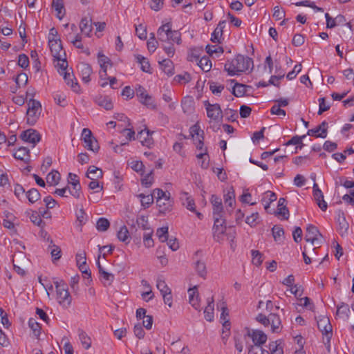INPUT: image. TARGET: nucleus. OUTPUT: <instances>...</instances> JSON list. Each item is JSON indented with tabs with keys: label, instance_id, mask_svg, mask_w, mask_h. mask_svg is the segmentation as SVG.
<instances>
[{
	"label": "nucleus",
	"instance_id": "48",
	"mask_svg": "<svg viewBox=\"0 0 354 354\" xmlns=\"http://www.w3.org/2000/svg\"><path fill=\"white\" fill-rule=\"evenodd\" d=\"M221 310L222 313L221 314V320L223 322V327L227 328V326H230V324L229 320L226 319V317L228 316V310L225 302L223 303Z\"/></svg>",
	"mask_w": 354,
	"mask_h": 354
},
{
	"label": "nucleus",
	"instance_id": "18",
	"mask_svg": "<svg viewBox=\"0 0 354 354\" xmlns=\"http://www.w3.org/2000/svg\"><path fill=\"white\" fill-rule=\"evenodd\" d=\"M226 26V21H221L214 32L212 33L211 41L214 43H221V39L223 35V29Z\"/></svg>",
	"mask_w": 354,
	"mask_h": 354
},
{
	"label": "nucleus",
	"instance_id": "23",
	"mask_svg": "<svg viewBox=\"0 0 354 354\" xmlns=\"http://www.w3.org/2000/svg\"><path fill=\"white\" fill-rule=\"evenodd\" d=\"M251 337L254 343V346H261L267 340V335L261 330H254L251 334Z\"/></svg>",
	"mask_w": 354,
	"mask_h": 354
},
{
	"label": "nucleus",
	"instance_id": "59",
	"mask_svg": "<svg viewBox=\"0 0 354 354\" xmlns=\"http://www.w3.org/2000/svg\"><path fill=\"white\" fill-rule=\"evenodd\" d=\"M15 80L18 87H20L21 85H26L27 84L28 75L25 73H21L15 77Z\"/></svg>",
	"mask_w": 354,
	"mask_h": 354
},
{
	"label": "nucleus",
	"instance_id": "17",
	"mask_svg": "<svg viewBox=\"0 0 354 354\" xmlns=\"http://www.w3.org/2000/svg\"><path fill=\"white\" fill-rule=\"evenodd\" d=\"M13 156L17 160H20L25 163H28L30 160V150L24 147H19L14 153Z\"/></svg>",
	"mask_w": 354,
	"mask_h": 354
},
{
	"label": "nucleus",
	"instance_id": "57",
	"mask_svg": "<svg viewBox=\"0 0 354 354\" xmlns=\"http://www.w3.org/2000/svg\"><path fill=\"white\" fill-rule=\"evenodd\" d=\"M137 224L139 227L144 230H151V229L149 227L147 218L145 216H140L137 219Z\"/></svg>",
	"mask_w": 354,
	"mask_h": 354
},
{
	"label": "nucleus",
	"instance_id": "29",
	"mask_svg": "<svg viewBox=\"0 0 354 354\" xmlns=\"http://www.w3.org/2000/svg\"><path fill=\"white\" fill-rule=\"evenodd\" d=\"M137 62L141 65V70L143 72L151 73V68L148 59L141 55H136Z\"/></svg>",
	"mask_w": 354,
	"mask_h": 354
},
{
	"label": "nucleus",
	"instance_id": "63",
	"mask_svg": "<svg viewBox=\"0 0 354 354\" xmlns=\"http://www.w3.org/2000/svg\"><path fill=\"white\" fill-rule=\"evenodd\" d=\"M248 354H270V353L264 350L262 346H252L248 351Z\"/></svg>",
	"mask_w": 354,
	"mask_h": 354
},
{
	"label": "nucleus",
	"instance_id": "14",
	"mask_svg": "<svg viewBox=\"0 0 354 354\" xmlns=\"http://www.w3.org/2000/svg\"><path fill=\"white\" fill-rule=\"evenodd\" d=\"M337 222L338 223V231L340 235L344 236L348 232L349 224L346 221L344 213L342 211L339 210L337 212Z\"/></svg>",
	"mask_w": 354,
	"mask_h": 354
},
{
	"label": "nucleus",
	"instance_id": "10",
	"mask_svg": "<svg viewBox=\"0 0 354 354\" xmlns=\"http://www.w3.org/2000/svg\"><path fill=\"white\" fill-rule=\"evenodd\" d=\"M136 94L139 97L140 102L151 108H155L156 105L152 100V97L147 93L145 88L141 85H138L136 88Z\"/></svg>",
	"mask_w": 354,
	"mask_h": 354
},
{
	"label": "nucleus",
	"instance_id": "5",
	"mask_svg": "<svg viewBox=\"0 0 354 354\" xmlns=\"http://www.w3.org/2000/svg\"><path fill=\"white\" fill-rule=\"evenodd\" d=\"M317 326L323 335V342L329 351L333 336V328L329 319L326 317H320L317 321Z\"/></svg>",
	"mask_w": 354,
	"mask_h": 354
},
{
	"label": "nucleus",
	"instance_id": "26",
	"mask_svg": "<svg viewBox=\"0 0 354 354\" xmlns=\"http://www.w3.org/2000/svg\"><path fill=\"white\" fill-rule=\"evenodd\" d=\"M205 318L208 322L214 319V298L211 297L207 299V306L204 310Z\"/></svg>",
	"mask_w": 354,
	"mask_h": 354
},
{
	"label": "nucleus",
	"instance_id": "55",
	"mask_svg": "<svg viewBox=\"0 0 354 354\" xmlns=\"http://www.w3.org/2000/svg\"><path fill=\"white\" fill-rule=\"evenodd\" d=\"M252 263L256 266H259L263 262L262 254L258 250H252Z\"/></svg>",
	"mask_w": 354,
	"mask_h": 354
},
{
	"label": "nucleus",
	"instance_id": "36",
	"mask_svg": "<svg viewBox=\"0 0 354 354\" xmlns=\"http://www.w3.org/2000/svg\"><path fill=\"white\" fill-rule=\"evenodd\" d=\"M272 236L276 242L281 243L283 241V237L284 235L283 229L279 225H274L272 229Z\"/></svg>",
	"mask_w": 354,
	"mask_h": 354
},
{
	"label": "nucleus",
	"instance_id": "46",
	"mask_svg": "<svg viewBox=\"0 0 354 354\" xmlns=\"http://www.w3.org/2000/svg\"><path fill=\"white\" fill-rule=\"evenodd\" d=\"M156 287L161 292V295L169 293L171 292V289L168 287L165 280L158 278L156 281Z\"/></svg>",
	"mask_w": 354,
	"mask_h": 354
},
{
	"label": "nucleus",
	"instance_id": "4",
	"mask_svg": "<svg viewBox=\"0 0 354 354\" xmlns=\"http://www.w3.org/2000/svg\"><path fill=\"white\" fill-rule=\"evenodd\" d=\"M256 320L265 326H270L272 333H280L282 329L281 319L276 313H270L268 316L259 313L257 316Z\"/></svg>",
	"mask_w": 354,
	"mask_h": 354
},
{
	"label": "nucleus",
	"instance_id": "56",
	"mask_svg": "<svg viewBox=\"0 0 354 354\" xmlns=\"http://www.w3.org/2000/svg\"><path fill=\"white\" fill-rule=\"evenodd\" d=\"M297 6H307L313 8L316 11H323L322 8L317 7L314 2L306 0L295 3Z\"/></svg>",
	"mask_w": 354,
	"mask_h": 354
},
{
	"label": "nucleus",
	"instance_id": "20",
	"mask_svg": "<svg viewBox=\"0 0 354 354\" xmlns=\"http://www.w3.org/2000/svg\"><path fill=\"white\" fill-rule=\"evenodd\" d=\"M80 28L82 34L87 37H90L93 30L91 19H88L87 17L82 18L80 24Z\"/></svg>",
	"mask_w": 354,
	"mask_h": 354
},
{
	"label": "nucleus",
	"instance_id": "43",
	"mask_svg": "<svg viewBox=\"0 0 354 354\" xmlns=\"http://www.w3.org/2000/svg\"><path fill=\"white\" fill-rule=\"evenodd\" d=\"M117 236L120 241L129 242V232L127 227L125 225H123L120 227V230L118 232Z\"/></svg>",
	"mask_w": 354,
	"mask_h": 354
},
{
	"label": "nucleus",
	"instance_id": "25",
	"mask_svg": "<svg viewBox=\"0 0 354 354\" xmlns=\"http://www.w3.org/2000/svg\"><path fill=\"white\" fill-rule=\"evenodd\" d=\"M52 6L57 12V17L62 19L66 13L63 0H53Z\"/></svg>",
	"mask_w": 354,
	"mask_h": 354
},
{
	"label": "nucleus",
	"instance_id": "27",
	"mask_svg": "<svg viewBox=\"0 0 354 354\" xmlns=\"http://www.w3.org/2000/svg\"><path fill=\"white\" fill-rule=\"evenodd\" d=\"M161 68L165 74L168 76L172 75L174 73V67L173 62L169 59H165L159 62Z\"/></svg>",
	"mask_w": 354,
	"mask_h": 354
},
{
	"label": "nucleus",
	"instance_id": "62",
	"mask_svg": "<svg viewBox=\"0 0 354 354\" xmlns=\"http://www.w3.org/2000/svg\"><path fill=\"white\" fill-rule=\"evenodd\" d=\"M234 198V192H228L226 194L224 195L225 203L227 204L228 206L232 207L233 204L235 203Z\"/></svg>",
	"mask_w": 354,
	"mask_h": 354
},
{
	"label": "nucleus",
	"instance_id": "3",
	"mask_svg": "<svg viewBox=\"0 0 354 354\" xmlns=\"http://www.w3.org/2000/svg\"><path fill=\"white\" fill-rule=\"evenodd\" d=\"M56 289V299L59 305L64 308H68L72 301V297L68 292V284L62 279H57L53 281Z\"/></svg>",
	"mask_w": 354,
	"mask_h": 354
},
{
	"label": "nucleus",
	"instance_id": "24",
	"mask_svg": "<svg viewBox=\"0 0 354 354\" xmlns=\"http://www.w3.org/2000/svg\"><path fill=\"white\" fill-rule=\"evenodd\" d=\"M337 308L336 316L344 319H348L351 310L348 304L342 302L339 305L337 306Z\"/></svg>",
	"mask_w": 354,
	"mask_h": 354
},
{
	"label": "nucleus",
	"instance_id": "7",
	"mask_svg": "<svg viewBox=\"0 0 354 354\" xmlns=\"http://www.w3.org/2000/svg\"><path fill=\"white\" fill-rule=\"evenodd\" d=\"M305 240L307 242L311 243V247L316 245L319 248L324 242V237L317 227L313 225H309L306 228Z\"/></svg>",
	"mask_w": 354,
	"mask_h": 354
},
{
	"label": "nucleus",
	"instance_id": "40",
	"mask_svg": "<svg viewBox=\"0 0 354 354\" xmlns=\"http://www.w3.org/2000/svg\"><path fill=\"white\" fill-rule=\"evenodd\" d=\"M64 79L68 85H71L75 92H77L80 86L77 82H73V75H71L67 71L64 72Z\"/></svg>",
	"mask_w": 354,
	"mask_h": 354
},
{
	"label": "nucleus",
	"instance_id": "64",
	"mask_svg": "<svg viewBox=\"0 0 354 354\" xmlns=\"http://www.w3.org/2000/svg\"><path fill=\"white\" fill-rule=\"evenodd\" d=\"M18 65L22 68H26L29 65L28 57L25 54H21L18 58Z\"/></svg>",
	"mask_w": 354,
	"mask_h": 354
},
{
	"label": "nucleus",
	"instance_id": "39",
	"mask_svg": "<svg viewBox=\"0 0 354 354\" xmlns=\"http://www.w3.org/2000/svg\"><path fill=\"white\" fill-rule=\"evenodd\" d=\"M50 245H49V248L51 249L50 254L53 258V261L55 262L57 260H59L61 258V249L59 246L53 244V240H50Z\"/></svg>",
	"mask_w": 354,
	"mask_h": 354
},
{
	"label": "nucleus",
	"instance_id": "12",
	"mask_svg": "<svg viewBox=\"0 0 354 354\" xmlns=\"http://www.w3.org/2000/svg\"><path fill=\"white\" fill-rule=\"evenodd\" d=\"M19 138L24 142L33 144L35 146L37 142L40 141L41 136L35 129H29L22 131Z\"/></svg>",
	"mask_w": 354,
	"mask_h": 354
},
{
	"label": "nucleus",
	"instance_id": "47",
	"mask_svg": "<svg viewBox=\"0 0 354 354\" xmlns=\"http://www.w3.org/2000/svg\"><path fill=\"white\" fill-rule=\"evenodd\" d=\"M138 197L141 198V205L145 208L149 207V205L153 203V194H149L145 196L143 194H140L138 195Z\"/></svg>",
	"mask_w": 354,
	"mask_h": 354
},
{
	"label": "nucleus",
	"instance_id": "16",
	"mask_svg": "<svg viewBox=\"0 0 354 354\" xmlns=\"http://www.w3.org/2000/svg\"><path fill=\"white\" fill-rule=\"evenodd\" d=\"M78 70L82 75V81L85 83L90 82V75L92 73V68L90 64L84 62L80 63L77 66Z\"/></svg>",
	"mask_w": 354,
	"mask_h": 354
},
{
	"label": "nucleus",
	"instance_id": "11",
	"mask_svg": "<svg viewBox=\"0 0 354 354\" xmlns=\"http://www.w3.org/2000/svg\"><path fill=\"white\" fill-rule=\"evenodd\" d=\"M49 47L53 56L57 60L61 59L62 54L65 55L63 51L62 41L59 38H52L48 41Z\"/></svg>",
	"mask_w": 354,
	"mask_h": 354
},
{
	"label": "nucleus",
	"instance_id": "61",
	"mask_svg": "<svg viewBox=\"0 0 354 354\" xmlns=\"http://www.w3.org/2000/svg\"><path fill=\"white\" fill-rule=\"evenodd\" d=\"M100 276L102 277V279L104 281V283L105 286L111 285L115 279L114 275L113 274L109 273L106 271H103L102 273L100 274Z\"/></svg>",
	"mask_w": 354,
	"mask_h": 354
},
{
	"label": "nucleus",
	"instance_id": "49",
	"mask_svg": "<svg viewBox=\"0 0 354 354\" xmlns=\"http://www.w3.org/2000/svg\"><path fill=\"white\" fill-rule=\"evenodd\" d=\"M156 234L161 242L167 241L168 240V227L158 228Z\"/></svg>",
	"mask_w": 354,
	"mask_h": 354
},
{
	"label": "nucleus",
	"instance_id": "9",
	"mask_svg": "<svg viewBox=\"0 0 354 354\" xmlns=\"http://www.w3.org/2000/svg\"><path fill=\"white\" fill-rule=\"evenodd\" d=\"M204 105L209 118L216 121L223 118V112L218 104H210L209 101L206 100L204 102Z\"/></svg>",
	"mask_w": 354,
	"mask_h": 354
},
{
	"label": "nucleus",
	"instance_id": "21",
	"mask_svg": "<svg viewBox=\"0 0 354 354\" xmlns=\"http://www.w3.org/2000/svg\"><path fill=\"white\" fill-rule=\"evenodd\" d=\"M95 102L98 106L103 107L106 110H111L113 108L112 100L109 96H97L95 97Z\"/></svg>",
	"mask_w": 354,
	"mask_h": 354
},
{
	"label": "nucleus",
	"instance_id": "53",
	"mask_svg": "<svg viewBox=\"0 0 354 354\" xmlns=\"http://www.w3.org/2000/svg\"><path fill=\"white\" fill-rule=\"evenodd\" d=\"M153 183V170L146 174L141 180V183L145 187H149Z\"/></svg>",
	"mask_w": 354,
	"mask_h": 354
},
{
	"label": "nucleus",
	"instance_id": "41",
	"mask_svg": "<svg viewBox=\"0 0 354 354\" xmlns=\"http://www.w3.org/2000/svg\"><path fill=\"white\" fill-rule=\"evenodd\" d=\"M110 227V222L106 218H100L96 223V228L99 232H105Z\"/></svg>",
	"mask_w": 354,
	"mask_h": 354
},
{
	"label": "nucleus",
	"instance_id": "8",
	"mask_svg": "<svg viewBox=\"0 0 354 354\" xmlns=\"http://www.w3.org/2000/svg\"><path fill=\"white\" fill-rule=\"evenodd\" d=\"M213 226V238L214 241L221 243L226 232L225 219L224 217L214 218Z\"/></svg>",
	"mask_w": 354,
	"mask_h": 354
},
{
	"label": "nucleus",
	"instance_id": "34",
	"mask_svg": "<svg viewBox=\"0 0 354 354\" xmlns=\"http://www.w3.org/2000/svg\"><path fill=\"white\" fill-rule=\"evenodd\" d=\"M60 180V174L57 171L50 172L46 177V182L50 186L57 185Z\"/></svg>",
	"mask_w": 354,
	"mask_h": 354
},
{
	"label": "nucleus",
	"instance_id": "50",
	"mask_svg": "<svg viewBox=\"0 0 354 354\" xmlns=\"http://www.w3.org/2000/svg\"><path fill=\"white\" fill-rule=\"evenodd\" d=\"M206 51L209 55H212L214 53L216 54H222L224 52L223 48L222 46L218 45H207L206 46Z\"/></svg>",
	"mask_w": 354,
	"mask_h": 354
},
{
	"label": "nucleus",
	"instance_id": "2",
	"mask_svg": "<svg viewBox=\"0 0 354 354\" xmlns=\"http://www.w3.org/2000/svg\"><path fill=\"white\" fill-rule=\"evenodd\" d=\"M158 39L163 43H176L180 44L181 34L178 30H171V24L170 22L162 25L157 31Z\"/></svg>",
	"mask_w": 354,
	"mask_h": 354
},
{
	"label": "nucleus",
	"instance_id": "30",
	"mask_svg": "<svg viewBox=\"0 0 354 354\" xmlns=\"http://www.w3.org/2000/svg\"><path fill=\"white\" fill-rule=\"evenodd\" d=\"M249 87L243 84L235 83L234 86L232 87V93L236 97H243L246 93V88Z\"/></svg>",
	"mask_w": 354,
	"mask_h": 354
},
{
	"label": "nucleus",
	"instance_id": "33",
	"mask_svg": "<svg viewBox=\"0 0 354 354\" xmlns=\"http://www.w3.org/2000/svg\"><path fill=\"white\" fill-rule=\"evenodd\" d=\"M26 196L28 201L33 204L40 199L41 194L37 189L32 188L26 192Z\"/></svg>",
	"mask_w": 354,
	"mask_h": 354
},
{
	"label": "nucleus",
	"instance_id": "31",
	"mask_svg": "<svg viewBox=\"0 0 354 354\" xmlns=\"http://www.w3.org/2000/svg\"><path fill=\"white\" fill-rule=\"evenodd\" d=\"M183 197H182V200H183V205L186 207L187 209L191 212H196L195 203L194 199L188 196V194L186 192L183 193Z\"/></svg>",
	"mask_w": 354,
	"mask_h": 354
},
{
	"label": "nucleus",
	"instance_id": "38",
	"mask_svg": "<svg viewBox=\"0 0 354 354\" xmlns=\"http://www.w3.org/2000/svg\"><path fill=\"white\" fill-rule=\"evenodd\" d=\"M197 64L205 72H208L212 68V62L209 57L206 56L201 57Z\"/></svg>",
	"mask_w": 354,
	"mask_h": 354
},
{
	"label": "nucleus",
	"instance_id": "19",
	"mask_svg": "<svg viewBox=\"0 0 354 354\" xmlns=\"http://www.w3.org/2000/svg\"><path fill=\"white\" fill-rule=\"evenodd\" d=\"M151 133L148 129L145 128L138 133L137 138L140 140L142 145L149 147L153 144Z\"/></svg>",
	"mask_w": 354,
	"mask_h": 354
},
{
	"label": "nucleus",
	"instance_id": "22",
	"mask_svg": "<svg viewBox=\"0 0 354 354\" xmlns=\"http://www.w3.org/2000/svg\"><path fill=\"white\" fill-rule=\"evenodd\" d=\"M156 203L158 206L159 212L164 214L171 209L173 201L170 196H167L166 198H162L160 200H156Z\"/></svg>",
	"mask_w": 354,
	"mask_h": 354
},
{
	"label": "nucleus",
	"instance_id": "35",
	"mask_svg": "<svg viewBox=\"0 0 354 354\" xmlns=\"http://www.w3.org/2000/svg\"><path fill=\"white\" fill-rule=\"evenodd\" d=\"M182 108L185 113H190L194 110V100L192 97H185L182 100Z\"/></svg>",
	"mask_w": 354,
	"mask_h": 354
},
{
	"label": "nucleus",
	"instance_id": "54",
	"mask_svg": "<svg viewBox=\"0 0 354 354\" xmlns=\"http://www.w3.org/2000/svg\"><path fill=\"white\" fill-rule=\"evenodd\" d=\"M136 35L142 40L147 39V29L143 24H139L136 26Z\"/></svg>",
	"mask_w": 354,
	"mask_h": 354
},
{
	"label": "nucleus",
	"instance_id": "15",
	"mask_svg": "<svg viewBox=\"0 0 354 354\" xmlns=\"http://www.w3.org/2000/svg\"><path fill=\"white\" fill-rule=\"evenodd\" d=\"M313 196L317 201V203L319 206V207L322 211H326L327 209V203L324 200V195L322 194V192L321 189H319L318 185L317 183H314L313 185Z\"/></svg>",
	"mask_w": 354,
	"mask_h": 354
},
{
	"label": "nucleus",
	"instance_id": "44",
	"mask_svg": "<svg viewBox=\"0 0 354 354\" xmlns=\"http://www.w3.org/2000/svg\"><path fill=\"white\" fill-rule=\"evenodd\" d=\"M79 337H80V342H81L82 346L84 347V348L88 349L91 345V338L83 330H81L80 332Z\"/></svg>",
	"mask_w": 354,
	"mask_h": 354
},
{
	"label": "nucleus",
	"instance_id": "6",
	"mask_svg": "<svg viewBox=\"0 0 354 354\" xmlns=\"http://www.w3.org/2000/svg\"><path fill=\"white\" fill-rule=\"evenodd\" d=\"M28 108L26 111L27 123L30 125H34L41 111V103L34 99H30L28 103Z\"/></svg>",
	"mask_w": 354,
	"mask_h": 354
},
{
	"label": "nucleus",
	"instance_id": "52",
	"mask_svg": "<svg viewBox=\"0 0 354 354\" xmlns=\"http://www.w3.org/2000/svg\"><path fill=\"white\" fill-rule=\"evenodd\" d=\"M224 115L230 122H234L238 118L237 111L232 109H226L224 111Z\"/></svg>",
	"mask_w": 354,
	"mask_h": 354
},
{
	"label": "nucleus",
	"instance_id": "45",
	"mask_svg": "<svg viewBox=\"0 0 354 354\" xmlns=\"http://www.w3.org/2000/svg\"><path fill=\"white\" fill-rule=\"evenodd\" d=\"M195 269L200 277L204 279L205 278L207 275V269L204 262L197 261L195 263Z\"/></svg>",
	"mask_w": 354,
	"mask_h": 354
},
{
	"label": "nucleus",
	"instance_id": "60",
	"mask_svg": "<svg viewBox=\"0 0 354 354\" xmlns=\"http://www.w3.org/2000/svg\"><path fill=\"white\" fill-rule=\"evenodd\" d=\"M54 100L57 104L64 107L67 105L66 96L64 94L56 93L54 95Z\"/></svg>",
	"mask_w": 354,
	"mask_h": 354
},
{
	"label": "nucleus",
	"instance_id": "28",
	"mask_svg": "<svg viewBox=\"0 0 354 354\" xmlns=\"http://www.w3.org/2000/svg\"><path fill=\"white\" fill-rule=\"evenodd\" d=\"M281 340H276L269 344L270 354H283V346H281Z\"/></svg>",
	"mask_w": 354,
	"mask_h": 354
},
{
	"label": "nucleus",
	"instance_id": "13",
	"mask_svg": "<svg viewBox=\"0 0 354 354\" xmlns=\"http://www.w3.org/2000/svg\"><path fill=\"white\" fill-rule=\"evenodd\" d=\"M211 203L213 206V218L224 217V210L221 199L216 195H212Z\"/></svg>",
	"mask_w": 354,
	"mask_h": 354
},
{
	"label": "nucleus",
	"instance_id": "58",
	"mask_svg": "<svg viewBox=\"0 0 354 354\" xmlns=\"http://www.w3.org/2000/svg\"><path fill=\"white\" fill-rule=\"evenodd\" d=\"M30 219L31 222H32L35 225L42 227V224L44 225V223L43 222L41 216L39 214V213L36 211H34L31 216H30Z\"/></svg>",
	"mask_w": 354,
	"mask_h": 354
},
{
	"label": "nucleus",
	"instance_id": "42",
	"mask_svg": "<svg viewBox=\"0 0 354 354\" xmlns=\"http://www.w3.org/2000/svg\"><path fill=\"white\" fill-rule=\"evenodd\" d=\"M84 143L85 145H84V147L86 148L88 150L92 151L94 153L98 152L100 149V146L97 140L95 137L94 140H93V139H90L86 141Z\"/></svg>",
	"mask_w": 354,
	"mask_h": 354
},
{
	"label": "nucleus",
	"instance_id": "37",
	"mask_svg": "<svg viewBox=\"0 0 354 354\" xmlns=\"http://www.w3.org/2000/svg\"><path fill=\"white\" fill-rule=\"evenodd\" d=\"M28 326L32 330L34 335L39 337L41 333V327L35 319L30 318L28 320Z\"/></svg>",
	"mask_w": 354,
	"mask_h": 354
},
{
	"label": "nucleus",
	"instance_id": "51",
	"mask_svg": "<svg viewBox=\"0 0 354 354\" xmlns=\"http://www.w3.org/2000/svg\"><path fill=\"white\" fill-rule=\"evenodd\" d=\"M153 230H149L143 235L144 245L147 248H151L153 246V240L152 239Z\"/></svg>",
	"mask_w": 354,
	"mask_h": 354
},
{
	"label": "nucleus",
	"instance_id": "1",
	"mask_svg": "<svg viewBox=\"0 0 354 354\" xmlns=\"http://www.w3.org/2000/svg\"><path fill=\"white\" fill-rule=\"evenodd\" d=\"M250 66H252V67L254 66L252 58L242 55H238L231 61L228 60L225 63L224 69L227 72L229 75L233 76L247 71Z\"/></svg>",
	"mask_w": 354,
	"mask_h": 354
},
{
	"label": "nucleus",
	"instance_id": "32",
	"mask_svg": "<svg viewBox=\"0 0 354 354\" xmlns=\"http://www.w3.org/2000/svg\"><path fill=\"white\" fill-rule=\"evenodd\" d=\"M86 177L89 178V176H93L94 178L100 179L103 177V171L101 169L91 165L88 168Z\"/></svg>",
	"mask_w": 354,
	"mask_h": 354
}]
</instances>
